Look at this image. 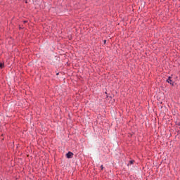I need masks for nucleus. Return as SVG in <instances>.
<instances>
[{"label": "nucleus", "instance_id": "obj_1", "mask_svg": "<svg viewBox=\"0 0 180 180\" xmlns=\"http://www.w3.org/2000/svg\"><path fill=\"white\" fill-rule=\"evenodd\" d=\"M72 155H74V153H72V152H68L66 154L67 158H72Z\"/></svg>", "mask_w": 180, "mask_h": 180}, {"label": "nucleus", "instance_id": "obj_2", "mask_svg": "<svg viewBox=\"0 0 180 180\" xmlns=\"http://www.w3.org/2000/svg\"><path fill=\"white\" fill-rule=\"evenodd\" d=\"M167 82H168V84H170V85H174V83H172V80L171 79V77H168V79H167Z\"/></svg>", "mask_w": 180, "mask_h": 180}, {"label": "nucleus", "instance_id": "obj_3", "mask_svg": "<svg viewBox=\"0 0 180 180\" xmlns=\"http://www.w3.org/2000/svg\"><path fill=\"white\" fill-rule=\"evenodd\" d=\"M5 67V64L0 63V68H4Z\"/></svg>", "mask_w": 180, "mask_h": 180}, {"label": "nucleus", "instance_id": "obj_4", "mask_svg": "<svg viewBox=\"0 0 180 180\" xmlns=\"http://www.w3.org/2000/svg\"><path fill=\"white\" fill-rule=\"evenodd\" d=\"M134 160H131V161L129 162L130 164H134Z\"/></svg>", "mask_w": 180, "mask_h": 180}, {"label": "nucleus", "instance_id": "obj_5", "mask_svg": "<svg viewBox=\"0 0 180 180\" xmlns=\"http://www.w3.org/2000/svg\"><path fill=\"white\" fill-rule=\"evenodd\" d=\"M101 169H103V165L101 166Z\"/></svg>", "mask_w": 180, "mask_h": 180}, {"label": "nucleus", "instance_id": "obj_6", "mask_svg": "<svg viewBox=\"0 0 180 180\" xmlns=\"http://www.w3.org/2000/svg\"><path fill=\"white\" fill-rule=\"evenodd\" d=\"M27 21H24V23H26Z\"/></svg>", "mask_w": 180, "mask_h": 180}, {"label": "nucleus", "instance_id": "obj_7", "mask_svg": "<svg viewBox=\"0 0 180 180\" xmlns=\"http://www.w3.org/2000/svg\"><path fill=\"white\" fill-rule=\"evenodd\" d=\"M104 43H106V40L104 41Z\"/></svg>", "mask_w": 180, "mask_h": 180}]
</instances>
